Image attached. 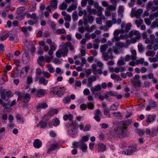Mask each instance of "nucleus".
Here are the masks:
<instances>
[{"label": "nucleus", "mask_w": 158, "mask_h": 158, "mask_svg": "<svg viewBox=\"0 0 158 158\" xmlns=\"http://www.w3.org/2000/svg\"><path fill=\"white\" fill-rule=\"evenodd\" d=\"M72 16L73 20L74 21H75L77 20L78 19L77 12L76 11L73 12L72 13Z\"/></svg>", "instance_id": "nucleus-46"}, {"label": "nucleus", "mask_w": 158, "mask_h": 158, "mask_svg": "<svg viewBox=\"0 0 158 158\" xmlns=\"http://www.w3.org/2000/svg\"><path fill=\"white\" fill-rule=\"evenodd\" d=\"M102 56L104 59L107 61L109 59H112L113 58V51L111 48H109L107 52H104L102 54Z\"/></svg>", "instance_id": "nucleus-8"}, {"label": "nucleus", "mask_w": 158, "mask_h": 158, "mask_svg": "<svg viewBox=\"0 0 158 158\" xmlns=\"http://www.w3.org/2000/svg\"><path fill=\"white\" fill-rule=\"evenodd\" d=\"M51 3L50 4V6L52 9L55 10L57 7V0H51Z\"/></svg>", "instance_id": "nucleus-26"}, {"label": "nucleus", "mask_w": 158, "mask_h": 158, "mask_svg": "<svg viewBox=\"0 0 158 158\" xmlns=\"http://www.w3.org/2000/svg\"><path fill=\"white\" fill-rule=\"evenodd\" d=\"M87 14V12L86 10H80L78 13V15L79 16H81L83 15L84 16L86 15Z\"/></svg>", "instance_id": "nucleus-63"}, {"label": "nucleus", "mask_w": 158, "mask_h": 158, "mask_svg": "<svg viewBox=\"0 0 158 158\" xmlns=\"http://www.w3.org/2000/svg\"><path fill=\"white\" fill-rule=\"evenodd\" d=\"M110 110L108 108L106 107L105 108L104 111V114L105 115L107 116L109 118L110 117Z\"/></svg>", "instance_id": "nucleus-47"}, {"label": "nucleus", "mask_w": 158, "mask_h": 158, "mask_svg": "<svg viewBox=\"0 0 158 158\" xmlns=\"http://www.w3.org/2000/svg\"><path fill=\"white\" fill-rule=\"evenodd\" d=\"M48 107V105L46 103H39L37 106V109H45Z\"/></svg>", "instance_id": "nucleus-34"}, {"label": "nucleus", "mask_w": 158, "mask_h": 158, "mask_svg": "<svg viewBox=\"0 0 158 158\" xmlns=\"http://www.w3.org/2000/svg\"><path fill=\"white\" fill-rule=\"evenodd\" d=\"M149 104L152 108L155 107L156 106V102L152 100H150L149 101Z\"/></svg>", "instance_id": "nucleus-58"}, {"label": "nucleus", "mask_w": 158, "mask_h": 158, "mask_svg": "<svg viewBox=\"0 0 158 158\" xmlns=\"http://www.w3.org/2000/svg\"><path fill=\"white\" fill-rule=\"evenodd\" d=\"M50 46V49L55 51L56 49L57 46L55 43L53 42L52 44H51Z\"/></svg>", "instance_id": "nucleus-61"}, {"label": "nucleus", "mask_w": 158, "mask_h": 158, "mask_svg": "<svg viewBox=\"0 0 158 158\" xmlns=\"http://www.w3.org/2000/svg\"><path fill=\"white\" fill-rule=\"evenodd\" d=\"M158 16V10L156 12L153 14H151L149 15V18L151 20H153L155 18Z\"/></svg>", "instance_id": "nucleus-42"}, {"label": "nucleus", "mask_w": 158, "mask_h": 158, "mask_svg": "<svg viewBox=\"0 0 158 158\" xmlns=\"http://www.w3.org/2000/svg\"><path fill=\"white\" fill-rule=\"evenodd\" d=\"M69 126H70L72 129L69 131V133L70 135H75L77 134L78 133L77 129L76 127L75 124L74 123V126H73L71 125Z\"/></svg>", "instance_id": "nucleus-21"}, {"label": "nucleus", "mask_w": 158, "mask_h": 158, "mask_svg": "<svg viewBox=\"0 0 158 158\" xmlns=\"http://www.w3.org/2000/svg\"><path fill=\"white\" fill-rule=\"evenodd\" d=\"M102 7H99V8L97 9L96 14H97L98 16H100L102 15Z\"/></svg>", "instance_id": "nucleus-55"}, {"label": "nucleus", "mask_w": 158, "mask_h": 158, "mask_svg": "<svg viewBox=\"0 0 158 158\" xmlns=\"http://www.w3.org/2000/svg\"><path fill=\"white\" fill-rule=\"evenodd\" d=\"M156 118V116L155 115H149L146 119V121L149 124V123L153 122L155 120Z\"/></svg>", "instance_id": "nucleus-24"}, {"label": "nucleus", "mask_w": 158, "mask_h": 158, "mask_svg": "<svg viewBox=\"0 0 158 158\" xmlns=\"http://www.w3.org/2000/svg\"><path fill=\"white\" fill-rule=\"evenodd\" d=\"M16 118L18 121V122L19 123H23V118L19 114H17L16 116Z\"/></svg>", "instance_id": "nucleus-56"}, {"label": "nucleus", "mask_w": 158, "mask_h": 158, "mask_svg": "<svg viewBox=\"0 0 158 158\" xmlns=\"http://www.w3.org/2000/svg\"><path fill=\"white\" fill-rule=\"evenodd\" d=\"M131 59L133 60H135L137 58L136 52L135 50H133L131 51Z\"/></svg>", "instance_id": "nucleus-35"}, {"label": "nucleus", "mask_w": 158, "mask_h": 158, "mask_svg": "<svg viewBox=\"0 0 158 158\" xmlns=\"http://www.w3.org/2000/svg\"><path fill=\"white\" fill-rule=\"evenodd\" d=\"M96 80V77L94 76H91L88 80L87 86L90 87L92 86V82Z\"/></svg>", "instance_id": "nucleus-18"}, {"label": "nucleus", "mask_w": 158, "mask_h": 158, "mask_svg": "<svg viewBox=\"0 0 158 158\" xmlns=\"http://www.w3.org/2000/svg\"><path fill=\"white\" fill-rule=\"evenodd\" d=\"M68 44L65 43L64 44L62 45L61 49L63 50V51L65 52V54H67L68 51Z\"/></svg>", "instance_id": "nucleus-31"}, {"label": "nucleus", "mask_w": 158, "mask_h": 158, "mask_svg": "<svg viewBox=\"0 0 158 158\" xmlns=\"http://www.w3.org/2000/svg\"><path fill=\"white\" fill-rule=\"evenodd\" d=\"M124 64V60L123 58L121 57L120 58V60L118 61L117 63V65L118 66H119L123 65Z\"/></svg>", "instance_id": "nucleus-59"}, {"label": "nucleus", "mask_w": 158, "mask_h": 158, "mask_svg": "<svg viewBox=\"0 0 158 158\" xmlns=\"http://www.w3.org/2000/svg\"><path fill=\"white\" fill-rule=\"evenodd\" d=\"M124 31L122 30L117 29L115 30L114 32V35H118L119 33H123Z\"/></svg>", "instance_id": "nucleus-53"}, {"label": "nucleus", "mask_w": 158, "mask_h": 158, "mask_svg": "<svg viewBox=\"0 0 158 158\" xmlns=\"http://www.w3.org/2000/svg\"><path fill=\"white\" fill-rule=\"evenodd\" d=\"M87 108L89 109L93 110L94 109V104L92 102H90L87 103Z\"/></svg>", "instance_id": "nucleus-54"}, {"label": "nucleus", "mask_w": 158, "mask_h": 158, "mask_svg": "<svg viewBox=\"0 0 158 158\" xmlns=\"http://www.w3.org/2000/svg\"><path fill=\"white\" fill-rule=\"evenodd\" d=\"M137 150H138L136 145H132L129 146L127 149L123 151L122 153L123 154L128 155L132 154Z\"/></svg>", "instance_id": "nucleus-6"}, {"label": "nucleus", "mask_w": 158, "mask_h": 158, "mask_svg": "<svg viewBox=\"0 0 158 158\" xmlns=\"http://www.w3.org/2000/svg\"><path fill=\"white\" fill-rule=\"evenodd\" d=\"M131 23H127L126 25L125 28V30L126 32H128L131 30Z\"/></svg>", "instance_id": "nucleus-60"}, {"label": "nucleus", "mask_w": 158, "mask_h": 158, "mask_svg": "<svg viewBox=\"0 0 158 158\" xmlns=\"http://www.w3.org/2000/svg\"><path fill=\"white\" fill-rule=\"evenodd\" d=\"M33 146L35 148H40L42 146V142L39 139H36L34 142Z\"/></svg>", "instance_id": "nucleus-22"}, {"label": "nucleus", "mask_w": 158, "mask_h": 158, "mask_svg": "<svg viewBox=\"0 0 158 158\" xmlns=\"http://www.w3.org/2000/svg\"><path fill=\"white\" fill-rule=\"evenodd\" d=\"M26 16L28 19L31 18L34 20H36L37 19V15L35 13H32V14L28 13L27 15Z\"/></svg>", "instance_id": "nucleus-30"}, {"label": "nucleus", "mask_w": 158, "mask_h": 158, "mask_svg": "<svg viewBox=\"0 0 158 158\" xmlns=\"http://www.w3.org/2000/svg\"><path fill=\"white\" fill-rule=\"evenodd\" d=\"M143 12V10L142 9H139L135 11V9L132 8L131 14V17L132 18L135 17L136 18L139 19L140 18V15Z\"/></svg>", "instance_id": "nucleus-10"}, {"label": "nucleus", "mask_w": 158, "mask_h": 158, "mask_svg": "<svg viewBox=\"0 0 158 158\" xmlns=\"http://www.w3.org/2000/svg\"><path fill=\"white\" fill-rule=\"evenodd\" d=\"M65 30L64 28L58 29L55 31V33L57 35H60L61 34H64L65 33Z\"/></svg>", "instance_id": "nucleus-40"}, {"label": "nucleus", "mask_w": 158, "mask_h": 158, "mask_svg": "<svg viewBox=\"0 0 158 158\" xmlns=\"http://www.w3.org/2000/svg\"><path fill=\"white\" fill-rule=\"evenodd\" d=\"M94 119L97 122H99L100 120V118L102 116V113L99 109H96L94 111Z\"/></svg>", "instance_id": "nucleus-14"}, {"label": "nucleus", "mask_w": 158, "mask_h": 158, "mask_svg": "<svg viewBox=\"0 0 158 158\" xmlns=\"http://www.w3.org/2000/svg\"><path fill=\"white\" fill-rule=\"evenodd\" d=\"M126 129V127L123 126L118 127L114 128V132L117 134L121 135L124 133Z\"/></svg>", "instance_id": "nucleus-12"}, {"label": "nucleus", "mask_w": 158, "mask_h": 158, "mask_svg": "<svg viewBox=\"0 0 158 158\" xmlns=\"http://www.w3.org/2000/svg\"><path fill=\"white\" fill-rule=\"evenodd\" d=\"M140 78V76L139 75H135L134 78L131 79V81L132 84L135 88H139L141 86L140 81L139 80Z\"/></svg>", "instance_id": "nucleus-5"}, {"label": "nucleus", "mask_w": 158, "mask_h": 158, "mask_svg": "<svg viewBox=\"0 0 158 158\" xmlns=\"http://www.w3.org/2000/svg\"><path fill=\"white\" fill-rule=\"evenodd\" d=\"M155 54V52L154 51L148 50L147 51L146 53V55L147 56H150L153 57Z\"/></svg>", "instance_id": "nucleus-38"}, {"label": "nucleus", "mask_w": 158, "mask_h": 158, "mask_svg": "<svg viewBox=\"0 0 158 158\" xmlns=\"http://www.w3.org/2000/svg\"><path fill=\"white\" fill-rule=\"evenodd\" d=\"M25 10V7L24 6H21L18 8L17 10V13L18 14V17L19 16V15L22 13Z\"/></svg>", "instance_id": "nucleus-39"}, {"label": "nucleus", "mask_w": 158, "mask_h": 158, "mask_svg": "<svg viewBox=\"0 0 158 158\" xmlns=\"http://www.w3.org/2000/svg\"><path fill=\"white\" fill-rule=\"evenodd\" d=\"M96 27L95 25H92L90 27L89 29H87L86 30L87 31L89 32H93L94 30L96 29Z\"/></svg>", "instance_id": "nucleus-57"}, {"label": "nucleus", "mask_w": 158, "mask_h": 158, "mask_svg": "<svg viewBox=\"0 0 158 158\" xmlns=\"http://www.w3.org/2000/svg\"><path fill=\"white\" fill-rule=\"evenodd\" d=\"M90 90L92 92V94L94 95L95 97L98 96V92L100 91L101 89V87L100 85H97L94 87H91Z\"/></svg>", "instance_id": "nucleus-11"}, {"label": "nucleus", "mask_w": 158, "mask_h": 158, "mask_svg": "<svg viewBox=\"0 0 158 158\" xmlns=\"http://www.w3.org/2000/svg\"><path fill=\"white\" fill-rule=\"evenodd\" d=\"M47 90L43 89H37L33 88L31 89V93L34 94L35 97H42L47 94Z\"/></svg>", "instance_id": "nucleus-3"}, {"label": "nucleus", "mask_w": 158, "mask_h": 158, "mask_svg": "<svg viewBox=\"0 0 158 158\" xmlns=\"http://www.w3.org/2000/svg\"><path fill=\"white\" fill-rule=\"evenodd\" d=\"M92 68L93 73L94 74H96L97 73L101 74L102 73V72L101 69H97V66L96 64H93L92 65Z\"/></svg>", "instance_id": "nucleus-16"}, {"label": "nucleus", "mask_w": 158, "mask_h": 158, "mask_svg": "<svg viewBox=\"0 0 158 158\" xmlns=\"http://www.w3.org/2000/svg\"><path fill=\"white\" fill-rule=\"evenodd\" d=\"M65 90V88L64 87H61L58 86L53 88V92L54 94L58 95H61L64 94Z\"/></svg>", "instance_id": "nucleus-7"}, {"label": "nucleus", "mask_w": 158, "mask_h": 158, "mask_svg": "<svg viewBox=\"0 0 158 158\" xmlns=\"http://www.w3.org/2000/svg\"><path fill=\"white\" fill-rule=\"evenodd\" d=\"M39 83L40 85L43 84L44 85H46L48 82V80H46L43 77L39 78Z\"/></svg>", "instance_id": "nucleus-23"}, {"label": "nucleus", "mask_w": 158, "mask_h": 158, "mask_svg": "<svg viewBox=\"0 0 158 158\" xmlns=\"http://www.w3.org/2000/svg\"><path fill=\"white\" fill-rule=\"evenodd\" d=\"M42 73L41 70L39 68H37L35 71V81H38L39 78L40 77L41 74Z\"/></svg>", "instance_id": "nucleus-20"}, {"label": "nucleus", "mask_w": 158, "mask_h": 158, "mask_svg": "<svg viewBox=\"0 0 158 158\" xmlns=\"http://www.w3.org/2000/svg\"><path fill=\"white\" fill-rule=\"evenodd\" d=\"M108 48V46L106 44H104L100 46V49L101 52H105Z\"/></svg>", "instance_id": "nucleus-49"}, {"label": "nucleus", "mask_w": 158, "mask_h": 158, "mask_svg": "<svg viewBox=\"0 0 158 158\" xmlns=\"http://www.w3.org/2000/svg\"><path fill=\"white\" fill-rule=\"evenodd\" d=\"M119 105V104L118 103H115V104H113L110 106V110H117L118 109V106Z\"/></svg>", "instance_id": "nucleus-44"}, {"label": "nucleus", "mask_w": 158, "mask_h": 158, "mask_svg": "<svg viewBox=\"0 0 158 158\" xmlns=\"http://www.w3.org/2000/svg\"><path fill=\"white\" fill-rule=\"evenodd\" d=\"M58 110L55 109H51L48 112V114L49 116H52L55 114H56L58 113Z\"/></svg>", "instance_id": "nucleus-27"}, {"label": "nucleus", "mask_w": 158, "mask_h": 158, "mask_svg": "<svg viewBox=\"0 0 158 158\" xmlns=\"http://www.w3.org/2000/svg\"><path fill=\"white\" fill-rule=\"evenodd\" d=\"M98 152H103L105 150L106 147L102 144H99L98 145Z\"/></svg>", "instance_id": "nucleus-33"}, {"label": "nucleus", "mask_w": 158, "mask_h": 158, "mask_svg": "<svg viewBox=\"0 0 158 158\" xmlns=\"http://www.w3.org/2000/svg\"><path fill=\"white\" fill-rule=\"evenodd\" d=\"M143 23V21L141 19L136 20L135 21V23L138 27H139Z\"/></svg>", "instance_id": "nucleus-48"}, {"label": "nucleus", "mask_w": 158, "mask_h": 158, "mask_svg": "<svg viewBox=\"0 0 158 158\" xmlns=\"http://www.w3.org/2000/svg\"><path fill=\"white\" fill-rule=\"evenodd\" d=\"M52 58V57H49L48 56H45L44 57L45 62H46L48 63L50 62L51 61Z\"/></svg>", "instance_id": "nucleus-62"}, {"label": "nucleus", "mask_w": 158, "mask_h": 158, "mask_svg": "<svg viewBox=\"0 0 158 158\" xmlns=\"http://www.w3.org/2000/svg\"><path fill=\"white\" fill-rule=\"evenodd\" d=\"M115 45L119 48H123L124 47H126L125 44L122 42H119L115 43Z\"/></svg>", "instance_id": "nucleus-52"}, {"label": "nucleus", "mask_w": 158, "mask_h": 158, "mask_svg": "<svg viewBox=\"0 0 158 158\" xmlns=\"http://www.w3.org/2000/svg\"><path fill=\"white\" fill-rule=\"evenodd\" d=\"M83 23L85 24L88 23L89 24H92L94 21V17L90 14H87L86 15L83 16Z\"/></svg>", "instance_id": "nucleus-9"}, {"label": "nucleus", "mask_w": 158, "mask_h": 158, "mask_svg": "<svg viewBox=\"0 0 158 158\" xmlns=\"http://www.w3.org/2000/svg\"><path fill=\"white\" fill-rule=\"evenodd\" d=\"M23 101L25 103L28 102L30 99V96L29 94H26L23 96Z\"/></svg>", "instance_id": "nucleus-36"}, {"label": "nucleus", "mask_w": 158, "mask_h": 158, "mask_svg": "<svg viewBox=\"0 0 158 158\" xmlns=\"http://www.w3.org/2000/svg\"><path fill=\"white\" fill-rule=\"evenodd\" d=\"M48 71L50 73H53L55 72V69L51 64H48L47 65Z\"/></svg>", "instance_id": "nucleus-43"}, {"label": "nucleus", "mask_w": 158, "mask_h": 158, "mask_svg": "<svg viewBox=\"0 0 158 158\" xmlns=\"http://www.w3.org/2000/svg\"><path fill=\"white\" fill-rule=\"evenodd\" d=\"M68 6L67 3L66 2H64L59 6V8L60 10H63L66 9Z\"/></svg>", "instance_id": "nucleus-32"}, {"label": "nucleus", "mask_w": 158, "mask_h": 158, "mask_svg": "<svg viewBox=\"0 0 158 158\" xmlns=\"http://www.w3.org/2000/svg\"><path fill=\"white\" fill-rule=\"evenodd\" d=\"M42 74L44 77L47 78H49L51 76V74L45 71H43L42 72Z\"/></svg>", "instance_id": "nucleus-50"}, {"label": "nucleus", "mask_w": 158, "mask_h": 158, "mask_svg": "<svg viewBox=\"0 0 158 158\" xmlns=\"http://www.w3.org/2000/svg\"><path fill=\"white\" fill-rule=\"evenodd\" d=\"M77 3H75L74 4L69 6L67 9V11L69 12H71L73 10L76 9L77 8Z\"/></svg>", "instance_id": "nucleus-25"}, {"label": "nucleus", "mask_w": 158, "mask_h": 158, "mask_svg": "<svg viewBox=\"0 0 158 158\" xmlns=\"http://www.w3.org/2000/svg\"><path fill=\"white\" fill-rule=\"evenodd\" d=\"M158 5V0H154L153 1H149L148 2L147 7H150L152 6Z\"/></svg>", "instance_id": "nucleus-28"}, {"label": "nucleus", "mask_w": 158, "mask_h": 158, "mask_svg": "<svg viewBox=\"0 0 158 158\" xmlns=\"http://www.w3.org/2000/svg\"><path fill=\"white\" fill-rule=\"evenodd\" d=\"M129 37H134L133 38H131L130 40H127L126 41V43L127 47L131 44L135 43L137 40H139L140 37V35L139 32L137 31H131L129 32Z\"/></svg>", "instance_id": "nucleus-1"}, {"label": "nucleus", "mask_w": 158, "mask_h": 158, "mask_svg": "<svg viewBox=\"0 0 158 158\" xmlns=\"http://www.w3.org/2000/svg\"><path fill=\"white\" fill-rule=\"evenodd\" d=\"M48 23L50 24V26L53 29H55V28L56 26V24L53 21H52L51 20H49L48 21Z\"/></svg>", "instance_id": "nucleus-51"}, {"label": "nucleus", "mask_w": 158, "mask_h": 158, "mask_svg": "<svg viewBox=\"0 0 158 158\" xmlns=\"http://www.w3.org/2000/svg\"><path fill=\"white\" fill-rule=\"evenodd\" d=\"M38 64L40 66L43 67L45 65L44 57L43 56H39L37 60Z\"/></svg>", "instance_id": "nucleus-19"}, {"label": "nucleus", "mask_w": 158, "mask_h": 158, "mask_svg": "<svg viewBox=\"0 0 158 158\" xmlns=\"http://www.w3.org/2000/svg\"><path fill=\"white\" fill-rule=\"evenodd\" d=\"M58 146V144L57 143H54L51 145L50 148L48 149L47 152L50 153L51 151L55 149Z\"/></svg>", "instance_id": "nucleus-29"}, {"label": "nucleus", "mask_w": 158, "mask_h": 158, "mask_svg": "<svg viewBox=\"0 0 158 158\" xmlns=\"http://www.w3.org/2000/svg\"><path fill=\"white\" fill-rule=\"evenodd\" d=\"M79 147H80L83 152H86L87 146L85 143L82 140H80L79 142H75L73 143V148H77Z\"/></svg>", "instance_id": "nucleus-4"}, {"label": "nucleus", "mask_w": 158, "mask_h": 158, "mask_svg": "<svg viewBox=\"0 0 158 158\" xmlns=\"http://www.w3.org/2000/svg\"><path fill=\"white\" fill-rule=\"evenodd\" d=\"M110 77L112 79L114 80H120V78L119 76L115 73L111 74Z\"/></svg>", "instance_id": "nucleus-45"}, {"label": "nucleus", "mask_w": 158, "mask_h": 158, "mask_svg": "<svg viewBox=\"0 0 158 158\" xmlns=\"http://www.w3.org/2000/svg\"><path fill=\"white\" fill-rule=\"evenodd\" d=\"M30 57L29 54L26 53H24L22 56V61L25 64H27L29 61Z\"/></svg>", "instance_id": "nucleus-15"}, {"label": "nucleus", "mask_w": 158, "mask_h": 158, "mask_svg": "<svg viewBox=\"0 0 158 158\" xmlns=\"http://www.w3.org/2000/svg\"><path fill=\"white\" fill-rule=\"evenodd\" d=\"M151 27L152 28H158V19H156L152 23Z\"/></svg>", "instance_id": "nucleus-37"}, {"label": "nucleus", "mask_w": 158, "mask_h": 158, "mask_svg": "<svg viewBox=\"0 0 158 158\" xmlns=\"http://www.w3.org/2000/svg\"><path fill=\"white\" fill-rule=\"evenodd\" d=\"M73 116L71 114H65L63 116V119L64 121L69 120L70 121V122L69 123H68L69 125H71V126L73 125V126H74V123L73 121Z\"/></svg>", "instance_id": "nucleus-13"}, {"label": "nucleus", "mask_w": 158, "mask_h": 158, "mask_svg": "<svg viewBox=\"0 0 158 158\" xmlns=\"http://www.w3.org/2000/svg\"><path fill=\"white\" fill-rule=\"evenodd\" d=\"M149 38L152 41V44H149L147 46V48L150 50L152 49L154 51L158 49V39L156 38L153 34H151L149 36Z\"/></svg>", "instance_id": "nucleus-2"}, {"label": "nucleus", "mask_w": 158, "mask_h": 158, "mask_svg": "<svg viewBox=\"0 0 158 158\" xmlns=\"http://www.w3.org/2000/svg\"><path fill=\"white\" fill-rule=\"evenodd\" d=\"M116 5H108V6L106 7V10L111 11H114L116 9Z\"/></svg>", "instance_id": "nucleus-41"}, {"label": "nucleus", "mask_w": 158, "mask_h": 158, "mask_svg": "<svg viewBox=\"0 0 158 158\" xmlns=\"http://www.w3.org/2000/svg\"><path fill=\"white\" fill-rule=\"evenodd\" d=\"M1 98L5 99L6 98L10 97L11 95V93L10 91H5V90L2 91L0 93Z\"/></svg>", "instance_id": "nucleus-17"}, {"label": "nucleus", "mask_w": 158, "mask_h": 158, "mask_svg": "<svg viewBox=\"0 0 158 158\" xmlns=\"http://www.w3.org/2000/svg\"><path fill=\"white\" fill-rule=\"evenodd\" d=\"M138 50L139 52H142L143 50V47L141 43H139L138 44Z\"/></svg>", "instance_id": "nucleus-64"}]
</instances>
